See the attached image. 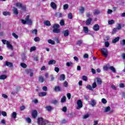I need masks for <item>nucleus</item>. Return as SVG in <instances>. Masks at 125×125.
Instances as JSON below:
<instances>
[{"instance_id": "obj_6", "label": "nucleus", "mask_w": 125, "mask_h": 125, "mask_svg": "<svg viewBox=\"0 0 125 125\" xmlns=\"http://www.w3.org/2000/svg\"><path fill=\"white\" fill-rule=\"evenodd\" d=\"M47 93L46 92H41L38 93V96L39 97H44V96H46Z\"/></svg>"}, {"instance_id": "obj_23", "label": "nucleus", "mask_w": 125, "mask_h": 125, "mask_svg": "<svg viewBox=\"0 0 125 125\" xmlns=\"http://www.w3.org/2000/svg\"><path fill=\"white\" fill-rule=\"evenodd\" d=\"M56 63V61L54 60H50L48 62V65H54Z\"/></svg>"}, {"instance_id": "obj_28", "label": "nucleus", "mask_w": 125, "mask_h": 125, "mask_svg": "<svg viewBox=\"0 0 125 125\" xmlns=\"http://www.w3.org/2000/svg\"><path fill=\"white\" fill-rule=\"evenodd\" d=\"M83 29L85 34H87V33H88V27H87V26H84Z\"/></svg>"}, {"instance_id": "obj_15", "label": "nucleus", "mask_w": 125, "mask_h": 125, "mask_svg": "<svg viewBox=\"0 0 125 125\" xmlns=\"http://www.w3.org/2000/svg\"><path fill=\"white\" fill-rule=\"evenodd\" d=\"M55 16L58 18H61L63 16V14L60 13V12H58L55 13Z\"/></svg>"}, {"instance_id": "obj_36", "label": "nucleus", "mask_w": 125, "mask_h": 125, "mask_svg": "<svg viewBox=\"0 0 125 125\" xmlns=\"http://www.w3.org/2000/svg\"><path fill=\"white\" fill-rule=\"evenodd\" d=\"M12 117L13 118V119H16V117H17V113L15 112H13L12 113Z\"/></svg>"}, {"instance_id": "obj_44", "label": "nucleus", "mask_w": 125, "mask_h": 125, "mask_svg": "<svg viewBox=\"0 0 125 125\" xmlns=\"http://www.w3.org/2000/svg\"><path fill=\"white\" fill-rule=\"evenodd\" d=\"M80 11L82 14H83V13L84 12V8L83 7H81Z\"/></svg>"}, {"instance_id": "obj_27", "label": "nucleus", "mask_w": 125, "mask_h": 125, "mask_svg": "<svg viewBox=\"0 0 125 125\" xmlns=\"http://www.w3.org/2000/svg\"><path fill=\"white\" fill-rule=\"evenodd\" d=\"M48 43H50V44H52V45L55 44V42H54V41H53L51 39H49L48 40Z\"/></svg>"}, {"instance_id": "obj_10", "label": "nucleus", "mask_w": 125, "mask_h": 125, "mask_svg": "<svg viewBox=\"0 0 125 125\" xmlns=\"http://www.w3.org/2000/svg\"><path fill=\"white\" fill-rule=\"evenodd\" d=\"M5 66H7L10 68H12L13 67V63L12 62H9L6 61L5 63Z\"/></svg>"}, {"instance_id": "obj_24", "label": "nucleus", "mask_w": 125, "mask_h": 125, "mask_svg": "<svg viewBox=\"0 0 125 125\" xmlns=\"http://www.w3.org/2000/svg\"><path fill=\"white\" fill-rule=\"evenodd\" d=\"M73 65H74V63L72 62H67L66 63V67H73Z\"/></svg>"}, {"instance_id": "obj_41", "label": "nucleus", "mask_w": 125, "mask_h": 125, "mask_svg": "<svg viewBox=\"0 0 125 125\" xmlns=\"http://www.w3.org/2000/svg\"><path fill=\"white\" fill-rule=\"evenodd\" d=\"M22 10H23V11H27V7H26V5H22L21 7Z\"/></svg>"}, {"instance_id": "obj_22", "label": "nucleus", "mask_w": 125, "mask_h": 125, "mask_svg": "<svg viewBox=\"0 0 125 125\" xmlns=\"http://www.w3.org/2000/svg\"><path fill=\"white\" fill-rule=\"evenodd\" d=\"M13 13L15 15H18L19 14V12H18V10L17 9L16 7H13Z\"/></svg>"}, {"instance_id": "obj_1", "label": "nucleus", "mask_w": 125, "mask_h": 125, "mask_svg": "<svg viewBox=\"0 0 125 125\" xmlns=\"http://www.w3.org/2000/svg\"><path fill=\"white\" fill-rule=\"evenodd\" d=\"M21 23L22 24H24V25L25 24H29V25H32L33 24V21H32V20L30 19V15H27L26 17L25 18V20L23 19L21 20Z\"/></svg>"}, {"instance_id": "obj_32", "label": "nucleus", "mask_w": 125, "mask_h": 125, "mask_svg": "<svg viewBox=\"0 0 125 125\" xmlns=\"http://www.w3.org/2000/svg\"><path fill=\"white\" fill-rule=\"evenodd\" d=\"M61 103H65L66 102V96H64L61 100Z\"/></svg>"}, {"instance_id": "obj_20", "label": "nucleus", "mask_w": 125, "mask_h": 125, "mask_svg": "<svg viewBox=\"0 0 125 125\" xmlns=\"http://www.w3.org/2000/svg\"><path fill=\"white\" fill-rule=\"evenodd\" d=\"M44 25H45L46 26H48V27H49L51 26V23H50V21H45L43 22Z\"/></svg>"}, {"instance_id": "obj_60", "label": "nucleus", "mask_w": 125, "mask_h": 125, "mask_svg": "<svg viewBox=\"0 0 125 125\" xmlns=\"http://www.w3.org/2000/svg\"><path fill=\"white\" fill-rule=\"evenodd\" d=\"M42 89L44 91H47V87H46V86H44L42 87Z\"/></svg>"}, {"instance_id": "obj_29", "label": "nucleus", "mask_w": 125, "mask_h": 125, "mask_svg": "<svg viewBox=\"0 0 125 125\" xmlns=\"http://www.w3.org/2000/svg\"><path fill=\"white\" fill-rule=\"evenodd\" d=\"M7 78V76L4 74L0 76V80H5Z\"/></svg>"}, {"instance_id": "obj_55", "label": "nucleus", "mask_w": 125, "mask_h": 125, "mask_svg": "<svg viewBox=\"0 0 125 125\" xmlns=\"http://www.w3.org/2000/svg\"><path fill=\"white\" fill-rule=\"evenodd\" d=\"M12 35L13 37H14L15 38L18 39V35H17V34H16L15 33H13Z\"/></svg>"}, {"instance_id": "obj_63", "label": "nucleus", "mask_w": 125, "mask_h": 125, "mask_svg": "<svg viewBox=\"0 0 125 125\" xmlns=\"http://www.w3.org/2000/svg\"><path fill=\"white\" fill-rule=\"evenodd\" d=\"M55 72H56L57 73H59V68L58 67H55Z\"/></svg>"}, {"instance_id": "obj_33", "label": "nucleus", "mask_w": 125, "mask_h": 125, "mask_svg": "<svg viewBox=\"0 0 125 125\" xmlns=\"http://www.w3.org/2000/svg\"><path fill=\"white\" fill-rule=\"evenodd\" d=\"M46 109H47L48 112H50L53 108H52V106L49 105L46 106Z\"/></svg>"}, {"instance_id": "obj_48", "label": "nucleus", "mask_w": 125, "mask_h": 125, "mask_svg": "<svg viewBox=\"0 0 125 125\" xmlns=\"http://www.w3.org/2000/svg\"><path fill=\"white\" fill-rule=\"evenodd\" d=\"M34 41L36 42H40L41 41V39L39 37H37L34 38Z\"/></svg>"}, {"instance_id": "obj_30", "label": "nucleus", "mask_w": 125, "mask_h": 125, "mask_svg": "<svg viewBox=\"0 0 125 125\" xmlns=\"http://www.w3.org/2000/svg\"><path fill=\"white\" fill-rule=\"evenodd\" d=\"M27 72L28 73V74H29V73H30L29 77H33V76H34V73L31 72V69H28L27 71Z\"/></svg>"}, {"instance_id": "obj_12", "label": "nucleus", "mask_w": 125, "mask_h": 125, "mask_svg": "<svg viewBox=\"0 0 125 125\" xmlns=\"http://www.w3.org/2000/svg\"><path fill=\"white\" fill-rule=\"evenodd\" d=\"M62 88L60 86H56L54 89V90L56 91V92H59L61 91Z\"/></svg>"}, {"instance_id": "obj_42", "label": "nucleus", "mask_w": 125, "mask_h": 125, "mask_svg": "<svg viewBox=\"0 0 125 125\" xmlns=\"http://www.w3.org/2000/svg\"><path fill=\"white\" fill-rule=\"evenodd\" d=\"M109 69L111 70V71H112V72H113V73H116V69L115 68V67H114V66H110L109 67Z\"/></svg>"}, {"instance_id": "obj_49", "label": "nucleus", "mask_w": 125, "mask_h": 125, "mask_svg": "<svg viewBox=\"0 0 125 125\" xmlns=\"http://www.w3.org/2000/svg\"><path fill=\"white\" fill-rule=\"evenodd\" d=\"M32 34H34V35H38V30L34 29L32 31Z\"/></svg>"}, {"instance_id": "obj_34", "label": "nucleus", "mask_w": 125, "mask_h": 125, "mask_svg": "<svg viewBox=\"0 0 125 125\" xmlns=\"http://www.w3.org/2000/svg\"><path fill=\"white\" fill-rule=\"evenodd\" d=\"M111 111V107L110 106H107L105 107L104 109V112H110Z\"/></svg>"}, {"instance_id": "obj_14", "label": "nucleus", "mask_w": 125, "mask_h": 125, "mask_svg": "<svg viewBox=\"0 0 125 125\" xmlns=\"http://www.w3.org/2000/svg\"><path fill=\"white\" fill-rule=\"evenodd\" d=\"M91 22H92V19L89 18L86 21L85 24H86V25L88 26V25H89L90 24H91Z\"/></svg>"}, {"instance_id": "obj_50", "label": "nucleus", "mask_w": 125, "mask_h": 125, "mask_svg": "<svg viewBox=\"0 0 125 125\" xmlns=\"http://www.w3.org/2000/svg\"><path fill=\"white\" fill-rule=\"evenodd\" d=\"M62 111L64 112V113H66V112H67V107L64 106L62 107Z\"/></svg>"}, {"instance_id": "obj_3", "label": "nucleus", "mask_w": 125, "mask_h": 125, "mask_svg": "<svg viewBox=\"0 0 125 125\" xmlns=\"http://www.w3.org/2000/svg\"><path fill=\"white\" fill-rule=\"evenodd\" d=\"M48 122L47 120L42 118V117L38 118L37 119V124L39 125H45Z\"/></svg>"}, {"instance_id": "obj_21", "label": "nucleus", "mask_w": 125, "mask_h": 125, "mask_svg": "<svg viewBox=\"0 0 125 125\" xmlns=\"http://www.w3.org/2000/svg\"><path fill=\"white\" fill-rule=\"evenodd\" d=\"M93 13V15H98L101 13V12L99 10L95 9Z\"/></svg>"}, {"instance_id": "obj_13", "label": "nucleus", "mask_w": 125, "mask_h": 125, "mask_svg": "<svg viewBox=\"0 0 125 125\" xmlns=\"http://www.w3.org/2000/svg\"><path fill=\"white\" fill-rule=\"evenodd\" d=\"M6 44L7 46V47H8L11 50H13V46H12L11 44H10V42H7L6 43Z\"/></svg>"}, {"instance_id": "obj_57", "label": "nucleus", "mask_w": 125, "mask_h": 125, "mask_svg": "<svg viewBox=\"0 0 125 125\" xmlns=\"http://www.w3.org/2000/svg\"><path fill=\"white\" fill-rule=\"evenodd\" d=\"M63 86H64V87H68V82H67V81H65L63 83Z\"/></svg>"}, {"instance_id": "obj_47", "label": "nucleus", "mask_w": 125, "mask_h": 125, "mask_svg": "<svg viewBox=\"0 0 125 125\" xmlns=\"http://www.w3.org/2000/svg\"><path fill=\"white\" fill-rule=\"evenodd\" d=\"M1 113L3 117H6V116H7V113H6L5 111H1Z\"/></svg>"}, {"instance_id": "obj_37", "label": "nucleus", "mask_w": 125, "mask_h": 125, "mask_svg": "<svg viewBox=\"0 0 125 125\" xmlns=\"http://www.w3.org/2000/svg\"><path fill=\"white\" fill-rule=\"evenodd\" d=\"M117 31H118V29H117V28H113L111 33L112 35H115V34L117 33Z\"/></svg>"}, {"instance_id": "obj_5", "label": "nucleus", "mask_w": 125, "mask_h": 125, "mask_svg": "<svg viewBox=\"0 0 125 125\" xmlns=\"http://www.w3.org/2000/svg\"><path fill=\"white\" fill-rule=\"evenodd\" d=\"M31 116L33 119L37 118V117H38V111L36 110H34L33 111Z\"/></svg>"}, {"instance_id": "obj_17", "label": "nucleus", "mask_w": 125, "mask_h": 125, "mask_svg": "<svg viewBox=\"0 0 125 125\" xmlns=\"http://www.w3.org/2000/svg\"><path fill=\"white\" fill-rule=\"evenodd\" d=\"M120 41V37H117L115 38L114 39L112 40V43H116Z\"/></svg>"}, {"instance_id": "obj_4", "label": "nucleus", "mask_w": 125, "mask_h": 125, "mask_svg": "<svg viewBox=\"0 0 125 125\" xmlns=\"http://www.w3.org/2000/svg\"><path fill=\"white\" fill-rule=\"evenodd\" d=\"M101 52L104 57H105V58L108 57V50H107V49L105 48L101 49Z\"/></svg>"}, {"instance_id": "obj_26", "label": "nucleus", "mask_w": 125, "mask_h": 125, "mask_svg": "<svg viewBox=\"0 0 125 125\" xmlns=\"http://www.w3.org/2000/svg\"><path fill=\"white\" fill-rule=\"evenodd\" d=\"M65 75L64 74H61L60 75V78H59V81H65Z\"/></svg>"}, {"instance_id": "obj_11", "label": "nucleus", "mask_w": 125, "mask_h": 125, "mask_svg": "<svg viewBox=\"0 0 125 125\" xmlns=\"http://www.w3.org/2000/svg\"><path fill=\"white\" fill-rule=\"evenodd\" d=\"M77 105L79 108L81 109V108L83 107V102L81 100H78L77 101Z\"/></svg>"}, {"instance_id": "obj_53", "label": "nucleus", "mask_w": 125, "mask_h": 125, "mask_svg": "<svg viewBox=\"0 0 125 125\" xmlns=\"http://www.w3.org/2000/svg\"><path fill=\"white\" fill-rule=\"evenodd\" d=\"M68 7H69V5L67 4H65L63 5V9L64 10L66 9H68Z\"/></svg>"}, {"instance_id": "obj_31", "label": "nucleus", "mask_w": 125, "mask_h": 125, "mask_svg": "<svg viewBox=\"0 0 125 125\" xmlns=\"http://www.w3.org/2000/svg\"><path fill=\"white\" fill-rule=\"evenodd\" d=\"M86 88L89 89V90H91V91H93V89L92 88V86H91V85H87L86 86Z\"/></svg>"}, {"instance_id": "obj_25", "label": "nucleus", "mask_w": 125, "mask_h": 125, "mask_svg": "<svg viewBox=\"0 0 125 125\" xmlns=\"http://www.w3.org/2000/svg\"><path fill=\"white\" fill-rule=\"evenodd\" d=\"M2 14L3 15H4V16H7V15H8L9 16H10V15H11V13H10V12L8 11L3 12Z\"/></svg>"}, {"instance_id": "obj_2", "label": "nucleus", "mask_w": 125, "mask_h": 125, "mask_svg": "<svg viewBox=\"0 0 125 125\" xmlns=\"http://www.w3.org/2000/svg\"><path fill=\"white\" fill-rule=\"evenodd\" d=\"M53 28V33L54 34H59L61 30H60V25L58 24H54L52 27Z\"/></svg>"}, {"instance_id": "obj_64", "label": "nucleus", "mask_w": 125, "mask_h": 125, "mask_svg": "<svg viewBox=\"0 0 125 125\" xmlns=\"http://www.w3.org/2000/svg\"><path fill=\"white\" fill-rule=\"evenodd\" d=\"M103 68H104V70H108V69H110V67H108V66L107 65L104 66Z\"/></svg>"}, {"instance_id": "obj_45", "label": "nucleus", "mask_w": 125, "mask_h": 125, "mask_svg": "<svg viewBox=\"0 0 125 125\" xmlns=\"http://www.w3.org/2000/svg\"><path fill=\"white\" fill-rule=\"evenodd\" d=\"M68 19H73V14L71 13H69L68 15Z\"/></svg>"}, {"instance_id": "obj_35", "label": "nucleus", "mask_w": 125, "mask_h": 125, "mask_svg": "<svg viewBox=\"0 0 125 125\" xmlns=\"http://www.w3.org/2000/svg\"><path fill=\"white\" fill-rule=\"evenodd\" d=\"M21 66L22 68H23V69H26V68H27V64L25 63H21Z\"/></svg>"}, {"instance_id": "obj_58", "label": "nucleus", "mask_w": 125, "mask_h": 125, "mask_svg": "<svg viewBox=\"0 0 125 125\" xmlns=\"http://www.w3.org/2000/svg\"><path fill=\"white\" fill-rule=\"evenodd\" d=\"M117 30H121L122 29V25L121 24H118V25L117 26V28H116Z\"/></svg>"}, {"instance_id": "obj_54", "label": "nucleus", "mask_w": 125, "mask_h": 125, "mask_svg": "<svg viewBox=\"0 0 125 125\" xmlns=\"http://www.w3.org/2000/svg\"><path fill=\"white\" fill-rule=\"evenodd\" d=\"M105 47H109V45H110V43L108 42H106L104 43Z\"/></svg>"}, {"instance_id": "obj_9", "label": "nucleus", "mask_w": 125, "mask_h": 125, "mask_svg": "<svg viewBox=\"0 0 125 125\" xmlns=\"http://www.w3.org/2000/svg\"><path fill=\"white\" fill-rule=\"evenodd\" d=\"M100 29V27H99V25L98 24H95L93 27V30L94 31H99Z\"/></svg>"}, {"instance_id": "obj_18", "label": "nucleus", "mask_w": 125, "mask_h": 125, "mask_svg": "<svg viewBox=\"0 0 125 125\" xmlns=\"http://www.w3.org/2000/svg\"><path fill=\"white\" fill-rule=\"evenodd\" d=\"M97 80V83L99 85H101L102 84V80H101V78L97 77L96 78Z\"/></svg>"}, {"instance_id": "obj_62", "label": "nucleus", "mask_w": 125, "mask_h": 125, "mask_svg": "<svg viewBox=\"0 0 125 125\" xmlns=\"http://www.w3.org/2000/svg\"><path fill=\"white\" fill-rule=\"evenodd\" d=\"M1 42H2V43H3V44H6V42H9V41H6V40H1Z\"/></svg>"}, {"instance_id": "obj_46", "label": "nucleus", "mask_w": 125, "mask_h": 125, "mask_svg": "<svg viewBox=\"0 0 125 125\" xmlns=\"http://www.w3.org/2000/svg\"><path fill=\"white\" fill-rule=\"evenodd\" d=\"M92 88H96L97 87V84H96V82H94L92 85Z\"/></svg>"}, {"instance_id": "obj_56", "label": "nucleus", "mask_w": 125, "mask_h": 125, "mask_svg": "<svg viewBox=\"0 0 125 125\" xmlns=\"http://www.w3.org/2000/svg\"><path fill=\"white\" fill-rule=\"evenodd\" d=\"M26 108V107H25V105H21L20 107L21 111H23Z\"/></svg>"}, {"instance_id": "obj_8", "label": "nucleus", "mask_w": 125, "mask_h": 125, "mask_svg": "<svg viewBox=\"0 0 125 125\" xmlns=\"http://www.w3.org/2000/svg\"><path fill=\"white\" fill-rule=\"evenodd\" d=\"M50 6L53 9H57V5L54 2H51L50 3Z\"/></svg>"}, {"instance_id": "obj_51", "label": "nucleus", "mask_w": 125, "mask_h": 125, "mask_svg": "<svg viewBox=\"0 0 125 125\" xmlns=\"http://www.w3.org/2000/svg\"><path fill=\"white\" fill-rule=\"evenodd\" d=\"M102 102L103 103V104H106L107 103V100H106V99L104 98H103L102 99Z\"/></svg>"}, {"instance_id": "obj_7", "label": "nucleus", "mask_w": 125, "mask_h": 125, "mask_svg": "<svg viewBox=\"0 0 125 125\" xmlns=\"http://www.w3.org/2000/svg\"><path fill=\"white\" fill-rule=\"evenodd\" d=\"M62 34H63L64 37H68L70 35V32L69 30L66 29L62 31Z\"/></svg>"}, {"instance_id": "obj_16", "label": "nucleus", "mask_w": 125, "mask_h": 125, "mask_svg": "<svg viewBox=\"0 0 125 125\" xmlns=\"http://www.w3.org/2000/svg\"><path fill=\"white\" fill-rule=\"evenodd\" d=\"M38 81L40 83H43L44 82V78L42 76H40L38 77Z\"/></svg>"}, {"instance_id": "obj_39", "label": "nucleus", "mask_w": 125, "mask_h": 125, "mask_svg": "<svg viewBox=\"0 0 125 125\" xmlns=\"http://www.w3.org/2000/svg\"><path fill=\"white\" fill-rule=\"evenodd\" d=\"M82 43H83V40H78L76 44H77V45H80V44H82Z\"/></svg>"}, {"instance_id": "obj_52", "label": "nucleus", "mask_w": 125, "mask_h": 125, "mask_svg": "<svg viewBox=\"0 0 125 125\" xmlns=\"http://www.w3.org/2000/svg\"><path fill=\"white\" fill-rule=\"evenodd\" d=\"M22 5H23V4H22V3H16V6H17L18 7H21Z\"/></svg>"}, {"instance_id": "obj_43", "label": "nucleus", "mask_w": 125, "mask_h": 125, "mask_svg": "<svg viewBox=\"0 0 125 125\" xmlns=\"http://www.w3.org/2000/svg\"><path fill=\"white\" fill-rule=\"evenodd\" d=\"M60 24L61 26H64L65 25V21H64V20H61Z\"/></svg>"}, {"instance_id": "obj_61", "label": "nucleus", "mask_w": 125, "mask_h": 125, "mask_svg": "<svg viewBox=\"0 0 125 125\" xmlns=\"http://www.w3.org/2000/svg\"><path fill=\"white\" fill-rule=\"evenodd\" d=\"M53 104H54V105H56L58 103V100H55L53 101L52 102Z\"/></svg>"}, {"instance_id": "obj_59", "label": "nucleus", "mask_w": 125, "mask_h": 125, "mask_svg": "<svg viewBox=\"0 0 125 125\" xmlns=\"http://www.w3.org/2000/svg\"><path fill=\"white\" fill-rule=\"evenodd\" d=\"M26 121H27V123H28V124H31V123L32 122V120H31V118H26Z\"/></svg>"}, {"instance_id": "obj_40", "label": "nucleus", "mask_w": 125, "mask_h": 125, "mask_svg": "<svg viewBox=\"0 0 125 125\" xmlns=\"http://www.w3.org/2000/svg\"><path fill=\"white\" fill-rule=\"evenodd\" d=\"M83 81H84L85 82H87V76L85 75H83L82 76Z\"/></svg>"}, {"instance_id": "obj_38", "label": "nucleus", "mask_w": 125, "mask_h": 125, "mask_svg": "<svg viewBox=\"0 0 125 125\" xmlns=\"http://www.w3.org/2000/svg\"><path fill=\"white\" fill-rule=\"evenodd\" d=\"M108 23L109 25H113V24H115V21L114 20L108 21Z\"/></svg>"}, {"instance_id": "obj_19", "label": "nucleus", "mask_w": 125, "mask_h": 125, "mask_svg": "<svg viewBox=\"0 0 125 125\" xmlns=\"http://www.w3.org/2000/svg\"><path fill=\"white\" fill-rule=\"evenodd\" d=\"M90 105H91L92 107H94L95 105H96V102L95 100H91L90 102Z\"/></svg>"}]
</instances>
